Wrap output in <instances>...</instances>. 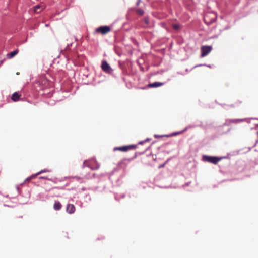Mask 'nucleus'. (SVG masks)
<instances>
[{
	"mask_svg": "<svg viewBox=\"0 0 258 258\" xmlns=\"http://www.w3.org/2000/svg\"><path fill=\"white\" fill-rule=\"evenodd\" d=\"M37 84L40 86L41 89L46 91L47 93H48L47 90L48 89H50L53 87V83L49 82L44 78H42L40 81L37 82Z\"/></svg>",
	"mask_w": 258,
	"mask_h": 258,
	"instance_id": "1",
	"label": "nucleus"
},
{
	"mask_svg": "<svg viewBox=\"0 0 258 258\" xmlns=\"http://www.w3.org/2000/svg\"><path fill=\"white\" fill-rule=\"evenodd\" d=\"M83 165L85 166L90 168L92 170H96L99 168V165L94 159L85 160L84 162Z\"/></svg>",
	"mask_w": 258,
	"mask_h": 258,
	"instance_id": "2",
	"label": "nucleus"
},
{
	"mask_svg": "<svg viewBox=\"0 0 258 258\" xmlns=\"http://www.w3.org/2000/svg\"><path fill=\"white\" fill-rule=\"evenodd\" d=\"M217 16L213 13H207L204 16V21L208 25H210L215 21Z\"/></svg>",
	"mask_w": 258,
	"mask_h": 258,
	"instance_id": "3",
	"label": "nucleus"
},
{
	"mask_svg": "<svg viewBox=\"0 0 258 258\" xmlns=\"http://www.w3.org/2000/svg\"><path fill=\"white\" fill-rule=\"evenodd\" d=\"M110 31L111 29L110 27L108 26H103L97 28L95 30V32L96 33H100L101 34L104 35L108 33Z\"/></svg>",
	"mask_w": 258,
	"mask_h": 258,
	"instance_id": "4",
	"label": "nucleus"
},
{
	"mask_svg": "<svg viewBox=\"0 0 258 258\" xmlns=\"http://www.w3.org/2000/svg\"><path fill=\"white\" fill-rule=\"evenodd\" d=\"M203 159L206 162L216 164L219 161H220L221 159L216 157L205 155L203 156Z\"/></svg>",
	"mask_w": 258,
	"mask_h": 258,
	"instance_id": "5",
	"label": "nucleus"
},
{
	"mask_svg": "<svg viewBox=\"0 0 258 258\" xmlns=\"http://www.w3.org/2000/svg\"><path fill=\"white\" fill-rule=\"evenodd\" d=\"M136 148V145H132L128 146H124L114 148V151H119L121 152H126L129 150L134 149Z\"/></svg>",
	"mask_w": 258,
	"mask_h": 258,
	"instance_id": "6",
	"label": "nucleus"
},
{
	"mask_svg": "<svg viewBox=\"0 0 258 258\" xmlns=\"http://www.w3.org/2000/svg\"><path fill=\"white\" fill-rule=\"evenodd\" d=\"M212 48L210 46H203L201 47V55L202 57H204L207 55L212 50Z\"/></svg>",
	"mask_w": 258,
	"mask_h": 258,
	"instance_id": "7",
	"label": "nucleus"
},
{
	"mask_svg": "<svg viewBox=\"0 0 258 258\" xmlns=\"http://www.w3.org/2000/svg\"><path fill=\"white\" fill-rule=\"evenodd\" d=\"M101 68L102 70L106 72L110 73L111 71V68L110 66L105 61H103L102 63Z\"/></svg>",
	"mask_w": 258,
	"mask_h": 258,
	"instance_id": "8",
	"label": "nucleus"
},
{
	"mask_svg": "<svg viewBox=\"0 0 258 258\" xmlns=\"http://www.w3.org/2000/svg\"><path fill=\"white\" fill-rule=\"evenodd\" d=\"M75 211V207L73 204H68L67 207V211L70 213L72 214Z\"/></svg>",
	"mask_w": 258,
	"mask_h": 258,
	"instance_id": "9",
	"label": "nucleus"
},
{
	"mask_svg": "<svg viewBox=\"0 0 258 258\" xmlns=\"http://www.w3.org/2000/svg\"><path fill=\"white\" fill-rule=\"evenodd\" d=\"M164 84L163 83L160 82H154L153 83H150L148 85V87L153 88V87H158L159 86H161Z\"/></svg>",
	"mask_w": 258,
	"mask_h": 258,
	"instance_id": "10",
	"label": "nucleus"
},
{
	"mask_svg": "<svg viewBox=\"0 0 258 258\" xmlns=\"http://www.w3.org/2000/svg\"><path fill=\"white\" fill-rule=\"evenodd\" d=\"M20 96L21 95L19 94L18 92H15L12 94L11 99L14 101H17L19 100Z\"/></svg>",
	"mask_w": 258,
	"mask_h": 258,
	"instance_id": "11",
	"label": "nucleus"
},
{
	"mask_svg": "<svg viewBox=\"0 0 258 258\" xmlns=\"http://www.w3.org/2000/svg\"><path fill=\"white\" fill-rule=\"evenodd\" d=\"M18 53V50L16 49L7 54V58L11 59L16 55Z\"/></svg>",
	"mask_w": 258,
	"mask_h": 258,
	"instance_id": "12",
	"label": "nucleus"
},
{
	"mask_svg": "<svg viewBox=\"0 0 258 258\" xmlns=\"http://www.w3.org/2000/svg\"><path fill=\"white\" fill-rule=\"evenodd\" d=\"M61 204L59 202H55L53 207L55 210H59L61 208Z\"/></svg>",
	"mask_w": 258,
	"mask_h": 258,
	"instance_id": "13",
	"label": "nucleus"
},
{
	"mask_svg": "<svg viewBox=\"0 0 258 258\" xmlns=\"http://www.w3.org/2000/svg\"><path fill=\"white\" fill-rule=\"evenodd\" d=\"M46 172H49V170H46V169L42 170L38 172V173H37L36 174L32 175L30 177V179L36 177L37 175H38L42 173Z\"/></svg>",
	"mask_w": 258,
	"mask_h": 258,
	"instance_id": "14",
	"label": "nucleus"
},
{
	"mask_svg": "<svg viewBox=\"0 0 258 258\" xmlns=\"http://www.w3.org/2000/svg\"><path fill=\"white\" fill-rule=\"evenodd\" d=\"M243 121V119H233L230 121V122L234 123H238Z\"/></svg>",
	"mask_w": 258,
	"mask_h": 258,
	"instance_id": "15",
	"label": "nucleus"
},
{
	"mask_svg": "<svg viewBox=\"0 0 258 258\" xmlns=\"http://www.w3.org/2000/svg\"><path fill=\"white\" fill-rule=\"evenodd\" d=\"M136 12L138 14L140 15H143L144 14V11L141 9H138L136 10Z\"/></svg>",
	"mask_w": 258,
	"mask_h": 258,
	"instance_id": "16",
	"label": "nucleus"
},
{
	"mask_svg": "<svg viewBox=\"0 0 258 258\" xmlns=\"http://www.w3.org/2000/svg\"><path fill=\"white\" fill-rule=\"evenodd\" d=\"M39 9H40V7L39 6H35L34 7V11H35V12H36V13L40 12V10H39Z\"/></svg>",
	"mask_w": 258,
	"mask_h": 258,
	"instance_id": "17",
	"label": "nucleus"
},
{
	"mask_svg": "<svg viewBox=\"0 0 258 258\" xmlns=\"http://www.w3.org/2000/svg\"><path fill=\"white\" fill-rule=\"evenodd\" d=\"M144 22L146 25H148L149 24V20L148 18L146 17L144 19Z\"/></svg>",
	"mask_w": 258,
	"mask_h": 258,
	"instance_id": "18",
	"label": "nucleus"
},
{
	"mask_svg": "<svg viewBox=\"0 0 258 258\" xmlns=\"http://www.w3.org/2000/svg\"><path fill=\"white\" fill-rule=\"evenodd\" d=\"M173 28H174V29H175V30H177V29H178V28H179V25H177V24H174V25H173Z\"/></svg>",
	"mask_w": 258,
	"mask_h": 258,
	"instance_id": "19",
	"label": "nucleus"
},
{
	"mask_svg": "<svg viewBox=\"0 0 258 258\" xmlns=\"http://www.w3.org/2000/svg\"><path fill=\"white\" fill-rule=\"evenodd\" d=\"M165 164H166V162L164 163L163 164L160 165L159 166V168H161L164 167L165 166Z\"/></svg>",
	"mask_w": 258,
	"mask_h": 258,
	"instance_id": "20",
	"label": "nucleus"
},
{
	"mask_svg": "<svg viewBox=\"0 0 258 258\" xmlns=\"http://www.w3.org/2000/svg\"><path fill=\"white\" fill-rule=\"evenodd\" d=\"M40 179H45L49 180H50V179H49L47 177H40Z\"/></svg>",
	"mask_w": 258,
	"mask_h": 258,
	"instance_id": "21",
	"label": "nucleus"
},
{
	"mask_svg": "<svg viewBox=\"0 0 258 258\" xmlns=\"http://www.w3.org/2000/svg\"><path fill=\"white\" fill-rule=\"evenodd\" d=\"M140 2H141V0H138V2L137 3V5H139L140 4Z\"/></svg>",
	"mask_w": 258,
	"mask_h": 258,
	"instance_id": "22",
	"label": "nucleus"
},
{
	"mask_svg": "<svg viewBox=\"0 0 258 258\" xmlns=\"http://www.w3.org/2000/svg\"><path fill=\"white\" fill-rule=\"evenodd\" d=\"M69 49V46L68 45L66 48V50H68Z\"/></svg>",
	"mask_w": 258,
	"mask_h": 258,
	"instance_id": "23",
	"label": "nucleus"
},
{
	"mask_svg": "<svg viewBox=\"0 0 258 258\" xmlns=\"http://www.w3.org/2000/svg\"><path fill=\"white\" fill-rule=\"evenodd\" d=\"M142 143H143L142 142H140L139 143V144H142Z\"/></svg>",
	"mask_w": 258,
	"mask_h": 258,
	"instance_id": "24",
	"label": "nucleus"
},
{
	"mask_svg": "<svg viewBox=\"0 0 258 258\" xmlns=\"http://www.w3.org/2000/svg\"><path fill=\"white\" fill-rule=\"evenodd\" d=\"M16 74H17V75H19V72H17V73H16Z\"/></svg>",
	"mask_w": 258,
	"mask_h": 258,
	"instance_id": "25",
	"label": "nucleus"
}]
</instances>
